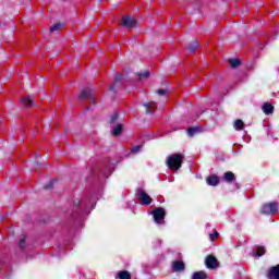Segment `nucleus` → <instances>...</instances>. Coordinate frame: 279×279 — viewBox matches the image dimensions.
Returning a JSON list of instances; mask_svg holds the SVG:
<instances>
[{
	"mask_svg": "<svg viewBox=\"0 0 279 279\" xmlns=\"http://www.w3.org/2000/svg\"><path fill=\"white\" fill-rule=\"evenodd\" d=\"M260 213L262 215H276V213H278V203L271 202L264 204Z\"/></svg>",
	"mask_w": 279,
	"mask_h": 279,
	"instance_id": "f03ea898",
	"label": "nucleus"
},
{
	"mask_svg": "<svg viewBox=\"0 0 279 279\" xmlns=\"http://www.w3.org/2000/svg\"><path fill=\"white\" fill-rule=\"evenodd\" d=\"M262 110L266 114H274V105L266 102L263 105Z\"/></svg>",
	"mask_w": 279,
	"mask_h": 279,
	"instance_id": "2eb2a0df",
	"label": "nucleus"
},
{
	"mask_svg": "<svg viewBox=\"0 0 279 279\" xmlns=\"http://www.w3.org/2000/svg\"><path fill=\"white\" fill-rule=\"evenodd\" d=\"M189 51H191L192 53H193V51H195V49H193V48H189Z\"/></svg>",
	"mask_w": 279,
	"mask_h": 279,
	"instance_id": "cd10ccee",
	"label": "nucleus"
},
{
	"mask_svg": "<svg viewBox=\"0 0 279 279\" xmlns=\"http://www.w3.org/2000/svg\"><path fill=\"white\" fill-rule=\"evenodd\" d=\"M113 88H114V86H111V87H110V90H113Z\"/></svg>",
	"mask_w": 279,
	"mask_h": 279,
	"instance_id": "c756f323",
	"label": "nucleus"
},
{
	"mask_svg": "<svg viewBox=\"0 0 279 279\" xmlns=\"http://www.w3.org/2000/svg\"><path fill=\"white\" fill-rule=\"evenodd\" d=\"M208 275L205 271H196L193 274L192 279H207Z\"/></svg>",
	"mask_w": 279,
	"mask_h": 279,
	"instance_id": "dca6fc26",
	"label": "nucleus"
},
{
	"mask_svg": "<svg viewBox=\"0 0 279 279\" xmlns=\"http://www.w3.org/2000/svg\"><path fill=\"white\" fill-rule=\"evenodd\" d=\"M60 29H62V24H54L52 27H50V32H60Z\"/></svg>",
	"mask_w": 279,
	"mask_h": 279,
	"instance_id": "412c9836",
	"label": "nucleus"
},
{
	"mask_svg": "<svg viewBox=\"0 0 279 279\" xmlns=\"http://www.w3.org/2000/svg\"><path fill=\"white\" fill-rule=\"evenodd\" d=\"M81 99L89 98V101H93V90L89 88H86L81 94Z\"/></svg>",
	"mask_w": 279,
	"mask_h": 279,
	"instance_id": "4468645a",
	"label": "nucleus"
},
{
	"mask_svg": "<svg viewBox=\"0 0 279 279\" xmlns=\"http://www.w3.org/2000/svg\"><path fill=\"white\" fill-rule=\"evenodd\" d=\"M121 132H123V125L118 124L113 128L112 130V135L113 136H119V134H121Z\"/></svg>",
	"mask_w": 279,
	"mask_h": 279,
	"instance_id": "a211bd4d",
	"label": "nucleus"
},
{
	"mask_svg": "<svg viewBox=\"0 0 279 279\" xmlns=\"http://www.w3.org/2000/svg\"><path fill=\"white\" fill-rule=\"evenodd\" d=\"M121 25H122V27H126L128 29H132L136 25V20L134 17H131V16H124V17H122Z\"/></svg>",
	"mask_w": 279,
	"mask_h": 279,
	"instance_id": "423d86ee",
	"label": "nucleus"
},
{
	"mask_svg": "<svg viewBox=\"0 0 279 279\" xmlns=\"http://www.w3.org/2000/svg\"><path fill=\"white\" fill-rule=\"evenodd\" d=\"M229 64L231 66H233V69H234V68L239 66V64H241V61L239 59H231V60H229Z\"/></svg>",
	"mask_w": 279,
	"mask_h": 279,
	"instance_id": "aec40b11",
	"label": "nucleus"
},
{
	"mask_svg": "<svg viewBox=\"0 0 279 279\" xmlns=\"http://www.w3.org/2000/svg\"><path fill=\"white\" fill-rule=\"evenodd\" d=\"M268 279H279V264L270 267L266 272Z\"/></svg>",
	"mask_w": 279,
	"mask_h": 279,
	"instance_id": "0eeeda50",
	"label": "nucleus"
},
{
	"mask_svg": "<svg viewBox=\"0 0 279 279\" xmlns=\"http://www.w3.org/2000/svg\"><path fill=\"white\" fill-rule=\"evenodd\" d=\"M207 269H217L219 267V260L214 255H208L205 259Z\"/></svg>",
	"mask_w": 279,
	"mask_h": 279,
	"instance_id": "39448f33",
	"label": "nucleus"
},
{
	"mask_svg": "<svg viewBox=\"0 0 279 279\" xmlns=\"http://www.w3.org/2000/svg\"><path fill=\"white\" fill-rule=\"evenodd\" d=\"M157 94L160 95V96L167 95V90H165V89H158V90H157Z\"/></svg>",
	"mask_w": 279,
	"mask_h": 279,
	"instance_id": "a878e982",
	"label": "nucleus"
},
{
	"mask_svg": "<svg viewBox=\"0 0 279 279\" xmlns=\"http://www.w3.org/2000/svg\"><path fill=\"white\" fill-rule=\"evenodd\" d=\"M185 265L182 260H174L172 263V271H184Z\"/></svg>",
	"mask_w": 279,
	"mask_h": 279,
	"instance_id": "9d476101",
	"label": "nucleus"
},
{
	"mask_svg": "<svg viewBox=\"0 0 279 279\" xmlns=\"http://www.w3.org/2000/svg\"><path fill=\"white\" fill-rule=\"evenodd\" d=\"M145 108L148 114H154L158 108V105L156 102H149L145 105Z\"/></svg>",
	"mask_w": 279,
	"mask_h": 279,
	"instance_id": "ddd939ff",
	"label": "nucleus"
},
{
	"mask_svg": "<svg viewBox=\"0 0 279 279\" xmlns=\"http://www.w3.org/2000/svg\"><path fill=\"white\" fill-rule=\"evenodd\" d=\"M116 279H132V274L128 270L118 271Z\"/></svg>",
	"mask_w": 279,
	"mask_h": 279,
	"instance_id": "9b49d317",
	"label": "nucleus"
},
{
	"mask_svg": "<svg viewBox=\"0 0 279 279\" xmlns=\"http://www.w3.org/2000/svg\"><path fill=\"white\" fill-rule=\"evenodd\" d=\"M117 118H118V116L114 114V116L111 118V123H114V121H117Z\"/></svg>",
	"mask_w": 279,
	"mask_h": 279,
	"instance_id": "bb28decb",
	"label": "nucleus"
},
{
	"mask_svg": "<svg viewBox=\"0 0 279 279\" xmlns=\"http://www.w3.org/2000/svg\"><path fill=\"white\" fill-rule=\"evenodd\" d=\"M153 217L155 222L162 225L165 223V217H167V211L162 207H156L153 210Z\"/></svg>",
	"mask_w": 279,
	"mask_h": 279,
	"instance_id": "7ed1b4c3",
	"label": "nucleus"
},
{
	"mask_svg": "<svg viewBox=\"0 0 279 279\" xmlns=\"http://www.w3.org/2000/svg\"><path fill=\"white\" fill-rule=\"evenodd\" d=\"M234 128L235 130H243V128H245V123L243 122V120H236L234 122Z\"/></svg>",
	"mask_w": 279,
	"mask_h": 279,
	"instance_id": "6ab92c4d",
	"label": "nucleus"
},
{
	"mask_svg": "<svg viewBox=\"0 0 279 279\" xmlns=\"http://www.w3.org/2000/svg\"><path fill=\"white\" fill-rule=\"evenodd\" d=\"M149 77V71L138 74L140 80H147Z\"/></svg>",
	"mask_w": 279,
	"mask_h": 279,
	"instance_id": "5701e85b",
	"label": "nucleus"
},
{
	"mask_svg": "<svg viewBox=\"0 0 279 279\" xmlns=\"http://www.w3.org/2000/svg\"><path fill=\"white\" fill-rule=\"evenodd\" d=\"M196 132H197V129H194V128L187 129L189 136H194Z\"/></svg>",
	"mask_w": 279,
	"mask_h": 279,
	"instance_id": "b1692460",
	"label": "nucleus"
},
{
	"mask_svg": "<svg viewBox=\"0 0 279 279\" xmlns=\"http://www.w3.org/2000/svg\"><path fill=\"white\" fill-rule=\"evenodd\" d=\"M206 182L209 186H217L219 184V177L217 174H211L207 177Z\"/></svg>",
	"mask_w": 279,
	"mask_h": 279,
	"instance_id": "1a4fd4ad",
	"label": "nucleus"
},
{
	"mask_svg": "<svg viewBox=\"0 0 279 279\" xmlns=\"http://www.w3.org/2000/svg\"><path fill=\"white\" fill-rule=\"evenodd\" d=\"M210 241H217L219 239V232L214 231V233L209 234Z\"/></svg>",
	"mask_w": 279,
	"mask_h": 279,
	"instance_id": "4be33fe9",
	"label": "nucleus"
},
{
	"mask_svg": "<svg viewBox=\"0 0 279 279\" xmlns=\"http://www.w3.org/2000/svg\"><path fill=\"white\" fill-rule=\"evenodd\" d=\"M24 240H21L20 245L23 247Z\"/></svg>",
	"mask_w": 279,
	"mask_h": 279,
	"instance_id": "c85d7f7f",
	"label": "nucleus"
},
{
	"mask_svg": "<svg viewBox=\"0 0 279 279\" xmlns=\"http://www.w3.org/2000/svg\"><path fill=\"white\" fill-rule=\"evenodd\" d=\"M137 197H138L142 206H149V204H151V202H154V199L150 198L149 195L147 194V192H145L144 190L137 191Z\"/></svg>",
	"mask_w": 279,
	"mask_h": 279,
	"instance_id": "20e7f679",
	"label": "nucleus"
},
{
	"mask_svg": "<svg viewBox=\"0 0 279 279\" xmlns=\"http://www.w3.org/2000/svg\"><path fill=\"white\" fill-rule=\"evenodd\" d=\"M184 162V156L182 154H173L167 158L166 165L170 171H178Z\"/></svg>",
	"mask_w": 279,
	"mask_h": 279,
	"instance_id": "f257e3e1",
	"label": "nucleus"
},
{
	"mask_svg": "<svg viewBox=\"0 0 279 279\" xmlns=\"http://www.w3.org/2000/svg\"><path fill=\"white\" fill-rule=\"evenodd\" d=\"M21 102L25 108H32L34 106V99H32L29 96L23 97Z\"/></svg>",
	"mask_w": 279,
	"mask_h": 279,
	"instance_id": "f8f14e48",
	"label": "nucleus"
},
{
	"mask_svg": "<svg viewBox=\"0 0 279 279\" xmlns=\"http://www.w3.org/2000/svg\"><path fill=\"white\" fill-rule=\"evenodd\" d=\"M132 154H138L141 151V146H135L131 149Z\"/></svg>",
	"mask_w": 279,
	"mask_h": 279,
	"instance_id": "393cba45",
	"label": "nucleus"
},
{
	"mask_svg": "<svg viewBox=\"0 0 279 279\" xmlns=\"http://www.w3.org/2000/svg\"><path fill=\"white\" fill-rule=\"evenodd\" d=\"M223 180L225 182H227L228 184H232V182H236V175L234 174V172L232 171H227L223 174Z\"/></svg>",
	"mask_w": 279,
	"mask_h": 279,
	"instance_id": "6e6552de",
	"label": "nucleus"
},
{
	"mask_svg": "<svg viewBox=\"0 0 279 279\" xmlns=\"http://www.w3.org/2000/svg\"><path fill=\"white\" fill-rule=\"evenodd\" d=\"M46 189H51V186H46Z\"/></svg>",
	"mask_w": 279,
	"mask_h": 279,
	"instance_id": "7c9ffc66",
	"label": "nucleus"
},
{
	"mask_svg": "<svg viewBox=\"0 0 279 279\" xmlns=\"http://www.w3.org/2000/svg\"><path fill=\"white\" fill-rule=\"evenodd\" d=\"M267 250L265 248V246H257V251L256 253L253 254V256H257V257H260V256H265Z\"/></svg>",
	"mask_w": 279,
	"mask_h": 279,
	"instance_id": "f3484780",
	"label": "nucleus"
}]
</instances>
